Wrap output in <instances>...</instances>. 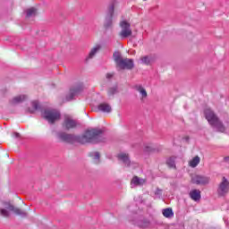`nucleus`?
Listing matches in <instances>:
<instances>
[{
    "label": "nucleus",
    "mask_w": 229,
    "mask_h": 229,
    "mask_svg": "<svg viewBox=\"0 0 229 229\" xmlns=\"http://www.w3.org/2000/svg\"><path fill=\"white\" fill-rule=\"evenodd\" d=\"M98 108L99 110V112H104V113H110L112 112V106H110L108 104L106 103H101L98 106Z\"/></svg>",
    "instance_id": "obj_17"
},
{
    "label": "nucleus",
    "mask_w": 229,
    "mask_h": 229,
    "mask_svg": "<svg viewBox=\"0 0 229 229\" xmlns=\"http://www.w3.org/2000/svg\"><path fill=\"white\" fill-rule=\"evenodd\" d=\"M115 10V4L112 3L109 4L108 9H107V14L106 17V21L104 23V26L106 30H108L109 28H112V19L114 17V12Z\"/></svg>",
    "instance_id": "obj_7"
},
{
    "label": "nucleus",
    "mask_w": 229,
    "mask_h": 229,
    "mask_svg": "<svg viewBox=\"0 0 229 229\" xmlns=\"http://www.w3.org/2000/svg\"><path fill=\"white\" fill-rule=\"evenodd\" d=\"M199 162H201V158H199V157L196 156L193 158H191L188 164H189L190 167L194 168V167H198V165H199Z\"/></svg>",
    "instance_id": "obj_18"
},
{
    "label": "nucleus",
    "mask_w": 229,
    "mask_h": 229,
    "mask_svg": "<svg viewBox=\"0 0 229 229\" xmlns=\"http://www.w3.org/2000/svg\"><path fill=\"white\" fill-rule=\"evenodd\" d=\"M141 62H144V57H141Z\"/></svg>",
    "instance_id": "obj_35"
},
{
    "label": "nucleus",
    "mask_w": 229,
    "mask_h": 229,
    "mask_svg": "<svg viewBox=\"0 0 229 229\" xmlns=\"http://www.w3.org/2000/svg\"><path fill=\"white\" fill-rule=\"evenodd\" d=\"M13 135L15 139H21V134L19 132H14Z\"/></svg>",
    "instance_id": "obj_31"
},
{
    "label": "nucleus",
    "mask_w": 229,
    "mask_h": 229,
    "mask_svg": "<svg viewBox=\"0 0 229 229\" xmlns=\"http://www.w3.org/2000/svg\"><path fill=\"white\" fill-rule=\"evenodd\" d=\"M144 185V179L139 178V176H133L131 181V187L133 189L134 187H142Z\"/></svg>",
    "instance_id": "obj_12"
},
{
    "label": "nucleus",
    "mask_w": 229,
    "mask_h": 229,
    "mask_svg": "<svg viewBox=\"0 0 229 229\" xmlns=\"http://www.w3.org/2000/svg\"><path fill=\"white\" fill-rule=\"evenodd\" d=\"M117 92H119V89H118L117 86H113V87L108 89L107 96H109V98L112 97V96H115V94H117Z\"/></svg>",
    "instance_id": "obj_23"
},
{
    "label": "nucleus",
    "mask_w": 229,
    "mask_h": 229,
    "mask_svg": "<svg viewBox=\"0 0 229 229\" xmlns=\"http://www.w3.org/2000/svg\"><path fill=\"white\" fill-rule=\"evenodd\" d=\"M35 15H37V9L32 7L30 8L26 11V17L30 18V17H35Z\"/></svg>",
    "instance_id": "obj_24"
},
{
    "label": "nucleus",
    "mask_w": 229,
    "mask_h": 229,
    "mask_svg": "<svg viewBox=\"0 0 229 229\" xmlns=\"http://www.w3.org/2000/svg\"><path fill=\"white\" fill-rule=\"evenodd\" d=\"M0 216H3V217H10V212L4 208L0 209Z\"/></svg>",
    "instance_id": "obj_27"
},
{
    "label": "nucleus",
    "mask_w": 229,
    "mask_h": 229,
    "mask_svg": "<svg viewBox=\"0 0 229 229\" xmlns=\"http://www.w3.org/2000/svg\"><path fill=\"white\" fill-rule=\"evenodd\" d=\"M56 137L61 142H66L67 144H74V142H78L79 144H99V142H105L106 140L105 130L98 128L88 130L81 136L59 131Z\"/></svg>",
    "instance_id": "obj_1"
},
{
    "label": "nucleus",
    "mask_w": 229,
    "mask_h": 229,
    "mask_svg": "<svg viewBox=\"0 0 229 229\" xmlns=\"http://www.w3.org/2000/svg\"><path fill=\"white\" fill-rule=\"evenodd\" d=\"M113 58L116 64V67L119 69L124 70V69H133V59H128V58H123V55H121V52H114L113 54Z\"/></svg>",
    "instance_id": "obj_3"
},
{
    "label": "nucleus",
    "mask_w": 229,
    "mask_h": 229,
    "mask_svg": "<svg viewBox=\"0 0 229 229\" xmlns=\"http://www.w3.org/2000/svg\"><path fill=\"white\" fill-rule=\"evenodd\" d=\"M225 162H229V157L225 158Z\"/></svg>",
    "instance_id": "obj_34"
},
{
    "label": "nucleus",
    "mask_w": 229,
    "mask_h": 229,
    "mask_svg": "<svg viewBox=\"0 0 229 229\" xmlns=\"http://www.w3.org/2000/svg\"><path fill=\"white\" fill-rule=\"evenodd\" d=\"M210 182V178L203 175H192L191 176V182L195 183L196 185H207Z\"/></svg>",
    "instance_id": "obj_10"
},
{
    "label": "nucleus",
    "mask_w": 229,
    "mask_h": 229,
    "mask_svg": "<svg viewBox=\"0 0 229 229\" xmlns=\"http://www.w3.org/2000/svg\"><path fill=\"white\" fill-rule=\"evenodd\" d=\"M28 99V97L26 95H20L17 97H14L13 99L10 100L11 105H19V103H22L23 101H26Z\"/></svg>",
    "instance_id": "obj_14"
},
{
    "label": "nucleus",
    "mask_w": 229,
    "mask_h": 229,
    "mask_svg": "<svg viewBox=\"0 0 229 229\" xmlns=\"http://www.w3.org/2000/svg\"><path fill=\"white\" fill-rule=\"evenodd\" d=\"M204 114L208 124H210V126H212L214 130H216V131H220L221 133H229V124H225L221 123V121L219 120V118H217V115H216L212 109H206Z\"/></svg>",
    "instance_id": "obj_2"
},
{
    "label": "nucleus",
    "mask_w": 229,
    "mask_h": 229,
    "mask_svg": "<svg viewBox=\"0 0 229 229\" xmlns=\"http://www.w3.org/2000/svg\"><path fill=\"white\" fill-rule=\"evenodd\" d=\"M31 106H32V108H33L34 110H32L31 108H29V109H28V112H29L30 114H35V111H36V110H40V104H38V101H37V100L32 101Z\"/></svg>",
    "instance_id": "obj_21"
},
{
    "label": "nucleus",
    "mask_w": 229,
    "mask_h": 229,
    "mask_svg": "<svg viewBox=\"0 0 229 229\" xmlns=\"http://www.w3.org/2000/svg\"><path fill=\"white\" fill-rule=\"evenodd\" d=\"M144 96H146V91H144Z\"/></svg>",
    "instance_id": "obj_36"
},
{
    "label": "nucleus",
    "mask_w": 229,
    "mask_h": 229,
    "mask_svg": "<svg viewBox=\"0 0 229 229\" xmlns=\"http://www.w3.org/2000/svg\"><path fill=\"white\" fill-rule=\"evenodd\" d=\"M99 51H101V45H97L96 47H94L90 50L89 55L86 57V62H89V60H92V58H94L96 55L99 53Z\"/></svg>",
    "instance_id": "obj_13"
},
{
    "label": "nucleus",
    "mask_w": 229,
    "mask_h": 229,
    "mask_svg": "<svg viewBox=\"0 0 229 229\" xmlns=\"http://www.w3.org/2000/svg\"><path fill=\"white\" fill-rule=\"evenodd\" d=\"M135 89L141 94V99H144V88L142 85H136Z\"/></svg>",
    "instance_id": "obj_26"
},
{
    "label": "nucleus",
    "mask_w": 229,
    "mask_h": 229,
    "mask_svg": "<svg viewBox=\"0 0 229 229\" xmlns=\"http://www.w3.org/2000/svg\"><path fill=\"white\" fill-rule=\"evenodd\" d=\"M190 198H191L193 201H199V199H201V191L199 190H191L190 191Z\"/></svg>",
    "instance_id": "obj_15"
},
{
    "label": "nucleus",
    "mask_w": 229,
    "mask_h": 229,
    "mask_svg": "<svg viewBox=\"0 0 229 229\" xmlns=\"http://www.w3.org/2000/svg\"><path fill=\"white\" fill-rule=\"evenodd\" d=\"M113 77H114V74H112V73H107V74H106L107 80H110V79L113 78Z\"/></svg>",
    "instance_id": "obj_32"
},
{
    "label": "nucleus",
    "mask_w": 229,
    "mask_h": 229,
    "mask_svg": "<svg viewBox=\"0 0 229 229\" xmlns=\"http://www.w3.org/2000/svg\"><path fill=\"white\" fill-rule=\"evenodd\" d=\"M162 214L164 217H166L168 219H171V217L174 216V212H173V209L171 208L163 209Z\"/></svg>",
    "instance_id": "obj_19"
},
{
    "label": "nucleus",
    "mask_w": 229,
    "mask_h": 229,
    "mask_svg": "<svg viewBox=\"0 0 229 229\" xmlns=\"http://www.w3.org/2000/svg\"><path fill=\"white\" fill-rule=\"evenodd\" d=\"M229 193V181L226 177H223L222 181L218 184L217 194L221 198H225Z\"/></svg>",
    "instance_id": "obj_5"
},
{
    "label": "nucleus",
    "mask_w": 229,
    "mask_h": 229,
    "mask_svg": "<svg viewBox=\"0 0 229 229\" xmlns=\"http://www.w3.org/2000/svg\"><path fill=\"white\" fill-rule=\"evenodd\" d=\"M139 203H142V200H137L136 205H139Z\"/></svg>",
    "instance_id": "obj_33"
},
{
    "label": "nucleus",
    "mask_w": 229,
    "mask_h": 229,
    "mask_svg": "<svg viewBox=\"0 0 229 229\" xmlns=\"http://www.w3.org/2000/svg\"><path fill=\"white\" fill-rule=\"evenodd\" d=\"M4 207L7 210H10L11 212H14V214H16V216H21V217H26L28 216V213H26V211H24L19 208H15L13 205H12L9 202H4Z\"/></svg>",
    "instance_id": "obj_8"
},
{
    "label": "nucleus",
    "mask_w": 229,
    "mask_h": 229,
    "mask_svg": "<svg viewBox=\"0 0 229 229\" xmlns=\"http://www.w3.org/2000/svg\"><path fill=\"white\" fill-rule=\"evenodd\" d=\"M78 126V121L71 118V116H65L64 123H63V128L64 130H72Z\"/></svg>",
    "instance_id": "obj_9"
},
{
    "label": "nucleus",
    "mask_w": 229,
    "mask_h": 229,
    "mask_svg": "<svg viewBox=\"0 0 229 229\" xmlns=\"http://www.w3.org/2000/svg\"><path fill=\"white\" fill-rule=\"evenodd\" d=\"M120 27L122 28L120 32L121 38H128V37H131V28L128 21H122L120 22Z\"/></svg>",
    "instance_id": "obj_6"
},
{
    "label": "nucleus",
    "mask_w": 229,
    "mask_h": 229,
    "mask_svg": "<svg viewBox=\"0 0 229 229\" xmlns=\"http://www.w3.org/2000/svg\"><path fill=\"white\" fill-rule=\"evenodd\" d=\"M89 157H92L95 160V164H99L100 155L99 152H91L89 153Z\"/></svg>",
    "instance_id": "obj_25"
},
{
    "label": "nucleus",
    "mask_w": 229,
    "mask_h": 229,
    "mask_svg": "<svg viewBox=\"0 0 229 229\" xmlns=\"http://www.w3.org/2000/svg\"><path fill=\"white\" fill-rule=\"evenodd\" d=\"M151 62H153V58L149 57V56H145L144 58V64L146 65H149V64H151Z\"/></svg>",
    "instance_id": "obj_29"
},
{
    "label": "nucleus",
    "mask_w": 229,
    "mask_h": 229,
    "mask_svg": "<svg viewBox=\"0 0 229 229\" xmlns=\"http://www.w3.org/2000/svg\"><path fill=\"white\" fill-rule=\"evenodd\" d=\"M118 159H120L127 167H130V164H131V161H130V156L128 154L121 153L118 155Z\"/></svg>",
    "instance_id": "obj_16"
},
{
    "label": "nucleus",
    "mask_w": 229,
    "mask_h": 229,
    "mask_svg": "<svg viewBox=\"0 0 229 229\" xmlns=\"http://www.w3.org/2000/svg\"><path fill=\"white\" fill-rule=\"evenodd\" d=\"M61 114L55 109H46L44 111V118L50 123L54 124L55 121L60 120Z\"/></svg>",
    "instance_id": "obj_4"
},
{
    "label": "nucleus",
    "mask_w": 229,
    "mask_h": 229,
    "mask_svg": "<svg viewBox=\"0 0 229 229\" xmlns=\"http://www.w3.org/2000/svg\"><path fill=\"white\" fill-rule=\"evenodd\" d=\"M155 194L156 196H158V197L162 196V190L157 189L155 191Z\"/></svg>",
    "instance_id": "obj_30"
},
{
    "label": "nucleus",
    "mask_w": 229,
    "mask_h": 229,
    "mask_svg": "<svg viewBox=\"0 0 229 229\" xmlns=\"http://www.w3.org/2000/svg\"><path fill=\"white\" fill-rule=\"evenodd\" d=\"M83 90V86L79 85L70 89V93L66 96V101H72L75 96L81 93Z\"/></svg>",
    "instance_id": "obj_11"
},
{
    "label": "nucleus",
    "mask_w": 229,
    "mask_h": 229,
    "mask_svg": "<svg viewBox=\"0 0 229 229\" xmlns=\"http://www.w3.org/2000/svg\"><path fill=\"white\" fill-rule=\"evenodd\" d=\"M157 148L153 144H146L145 145V155H151V153H156Z\"/></svg>",
    "instance_id": "obj_20"
},
{
    "label": "nucleus",
    "mask_w": 229,
    "mask_h": 229,
    "mask_svg": "<svg viewBox=\"0 0 229 229\" xmlns=\"http://www.w3.org/2000/svg\"><path fill=\"white\" fill-rule=\"evenodd\" d=\"M132 222H133L134 225H136L137 226H140V228H144V221H142V220H140V221L132 220Z\"/></svg>",
    "instance_id": "obj_28"
},
{
    "label": "nucleus",
    "mask_w": 229,
    "mask_h": 229,
    "mask_svg": "<svg viewBox=\"0 0 229 229\" xmlns=\"http://www.w3.org/2000/svg\"><path fill=\"white\" fill-rule=\"evenodd\" d=\"M166 164L171 167V169H176V157H169L166 160Z\"/></svg>",
    "instance_id": "obj_22"
}]
</instances>
